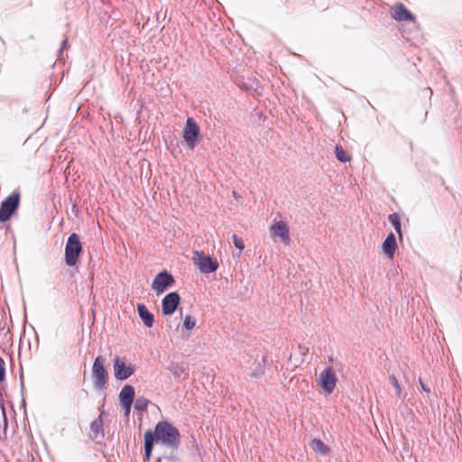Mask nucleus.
<instances>
[{"label": "nucleus", "mask_w": 462, "mask_h": 462, "mask_svg": "<svg viewBox=\"0 0 462 462\" xmlns=\"http://www.w3.org/2000/svg\"><path fill=\"white\" fill-rule=\"evenodd\" d=\"M232 239H233V242H234V245L235 246L239 249V250H244L245 248V243L243 241L242 238H240L238 236L236 235H233L232 236Z\"/></svg>", "instance_id": "obj_24"}, {"label": "nucleus", "mask_w": 462, "mask_h": 462, "mask_svg": "<svg viewBox=\"0 0 462 462\" xmlns=\"http://www.w3.org/2000/svg\"><path fill=\"white\" fill-rule=\"evenodd\" d=\"M389 381L392 383V385L394 387L397 397L399 399L404 398V393L402 392V389L397 378L394 375H390Z\"/></svg>", "instance_id": "obj_20"}, {"label": "nucleus", "mask_w": 462, "mask_h": 462, "mask_svg": "<svg viewBox=\"0 0 462 462\" xmlns=\"http://www.w3.org/2000/svg\"><path fill=\"white\" fill-rule=\"evenodd\" d=\"M82 251V245L79 236L73 233L71 234L66 243L65 246V262L69 266H73L77 263L79 256Z\"/></svg>", "instance_id": "obj_2"}, {"label": "nucleus", "mask_w": 462, "mask_h": 462, "mask_svg": "<svg viewBox=\"0 0 462 462\" xmlns=\"http://www.w3.org/2000/svg\"><path fill=\"white\" fill-rule=\"evenodd\" d=\"M92 377L94 386L102 390L106 388L108 380V373L105 367V358L102 356L96 357L92 365Z\"/></svg>", "instance_id": "obj_3"}, {"label": "nucleus", "mask_w": 462, "mask_h": 462, "mask_svg": "<svg viewBox=\"0 0 462 462\" xmlns=\"http://www.w3.org/2000/svg\"><path fill=\"white\" fill-rule=\"evenodd\" d=\"M173 276L166 271L159 273L152 282V290L160 295L174 284Z\"/></svg>", "instance_id": "obj_8"}, {"label": "nucleus", "mask_w": 462, "mask_h": 462, "mask_svg": "<svg viewBox=\"0 0 462 462\" xmlns=\"http://www.w3.org/2000/svg\"><path fill=\"white\" fill-rule=\"evenodd\" d=\"M114 376L116 379L124 381L134 374L135 367L132 364H126L120 356H116L113 364Z\"/></svg>", "instance_id": "obj_7"}, {"label": "nucleus", "mask_w": 462, "mask_h": 462, "mask_svg": "<svg viewBox=\"0 0 462 462\" xmlns=\"http://www.w3.org/2000/svg\"><path fill=\"white\" fill-rule=\"evenodd\" d=\"M335 155H336L337 159L341 162H346L350 160V158L348 156H346L344 149L339 145H337L335 147Z\"/></svg>", "instance_id": "obj_21"}, {"label": "nucleus", "mask_w": 462, "mask_h": 462, "mask_svg": "<svg viewBox=\"0 0 462 462\" xmlns=\"http://www.w3.org/2000/svg\"><path fill=\"white\" fill-rule=\"evenodd\" d=\"M310 447L316 453L326 455L329 451V448L324 444V442L319 439H314L310 442Z\"/></svg>", "instance_id": "obj_17"}, {"label": "nucleus", "mask_w": 462, "mask_h": 462, "mask_svg": "<svg viewBox=\"0 0 462 462\" xmlns=\"http://www.w3.org/2000/svg\"><path fill=\"white\" fill-rule=\"evenodd\" d=\"M170 371L171 372V374H173V376L175 378L183 377L185 379L189 375V373H188L186 367H184L182 365L178 364V363L171 364V365L170 366Z\"/></svg>", "instance_id": "obj_16"}, {"label": "nucleus", "mask_w": 462, "mask_h": 462, "mask_svg": "<svg viewBox=\"0 0 462 462\" xmlns=\"http://www.w3.org/2000/svg\"><path fill=\"white\" fill-rule=\"evenodd\" d=\"M137 310H138L139 317L143 320V324L147 328H152L153 325L154 319H153V315L148 310L146 306L143 304H138Z\"/></svg>", "instance_id": "obj_14"}, {"label": "nucleus", "mask_w": 462, "mask_h": 462, "mask_svg": "<svg viewBox=\"0 0 462 462\" xmlns=\"http://www.w3.org/2000/svg\"><path fill=\"white\" fill-rule=\"evenodd\" d=\"M192 262L202 273H210L218 268L217 260L205 254L203 252L195 251Z\"/></svg>", "instance_id": "obj_4"}, {"label": "nucleus", "mask_w": 462, "mask_h": 462, "mask_svg": "<svg viewBox=\"0 0 462 462\" xmlns=\"http://www.w3.org/2000/svg\"><path fill=\"white\" fill-rule=\"evenodd\" d=\"M5 379V362L3 358L0 356V382H3Z\"/></svg>", "instance_id": "obj_25"}, {"label": "nucleus", "mask_w": 462, "mask_h": 462, "mask_svg": "<svg viewBox=\"0 0 462 462\" xmlns=\"http://www.w3.org/2000/svg\"><path fill=\"white\" fill-rule=\"evenodd\" d=\"M382 248L388 258L392 259L397 249L396 238L393 233H390L384 239Z\"/></svg>", "instance_id": "obj_13"}, {"label": "nucleus", "mask_w": 462, "mask_h": 462, "mask_svg": "<svg viewBox=\"0 0 462 462\" xmlns=\"http://www.w3.org/2000/svg\"><path fill=\"white\" fill-rule=\"evenodd\" d=\"M420 386L422 388L423 391H425L426 393H430V388L426 387L422 382L420 380Z\"/></svg>", "instance_id": "obj_28"}, {"label": "nucleus", "mask_w": 462, "mask_h": 462, "mask_svg": "<svg viewBox=\"0 0 462 462\" xmlns=\"http://www.w3.org/2000/svg\"><path fill=\"white\" fill-rule=\"evenodd\" d=\"M196 326V320L190 315H186L183 320V327L187 330H191Z\"/></svg>", "instance_id": "obj_23"}, {"label": "nucleus", "mask_w": 462, "mask_h": 462, "mask_svg": "<svg viewBox=\"0 0 462 462\" xmlns=\"http://www.w3.org/2000/svg\"><path fill=\"white\" fill-rule=\"evenodd\" d=\"M389 222L393 226L396 233L399 236V238L402 239V226H401V220L400 217L396 213L390 214L388 217Z\"/></svg>", "instance_id": "obj_18"}, {"label": "nucleus", "mask_w": 462, "mask_h": 462, "mask_svg": "<svg viewBox=\"0 0 462 462\" xmlns=\"http://www.w3.org/2000/svg\"><path fill=\"white\" fill-rule=\"evenodd\" d=\"M103 429V421L101 419V415L93 420L90 424V430L93 438H97V435L102 431Z\"/></svg>", "instance_id": "obj_19"}, {"label": "nucleus", "mask_w": 462, "mask_h": 462, "mask_svg": "<svg viewBox=\"0 0 462 462\" xmlns=\"http://www.w3.org/2000/svg\"><path fill=\"white\" fill-rule=\"evenodd\" d=\"M337 381V379L332 367H328L320 373L319 385L327 394H330L336 387Z\"/></svg>", "instance_id": "obj_9"}, {"label": "nucleus", "mask_w": 462, "mask_h": 462, "mask_svg": "<svg viewBox=\"0 0 462 462\" xmlns=\"http://www.w3.org/2000/svg\"><path fill=\"white\" fill-rule=\"evenodd\" d=\"M180 432L177 428L168 421H160L154 431L146 430L144 433V462L151 459L154 442H160L169 448H177L180 444Z\"/></svg>", "instance_id": "obj_1"}, {"label": "nucleus", "mask_w": 462, "mask_h": 462, "mask_svg": "<svg viewBox=\"0 0 462 462\" xmlns=\"http://www.w3.org/2000/svg\"><path fill=\"white\" fill-rule=\"evenodd\" d=\"M182 135L187 146L189 149H193L199 143L200 130L198 124L192 117H188Z\"/></svg>", "instance_id": "obj_5"}, {"label": "nucleus", "mask_w": 462, "mask_h": 462, "mask_svg": "<svg viewBox=\"0 0 462 462\" xmlns=\"http://www.w3.org/2000/svg\"><path fill=\"white\" fill-rule=\"evenodd\" d=\"M180 304V296L177 292L168 293L162 300V312L164 316L171 315Z\"/></svg>", "instance_id": "obj_11"}, {"label": "nucleus", "mask_w": 462, "mask_h": 462, "mask_svg": "<svg viewBox=\"0 0 462 462\" xmlns=\"http://www.w3.org/2000/svg\"><path fill=\"white\" fill-rule=\"evenodd\" d=\"M20 202V195L13 193L6 198L0 207V221L5 222L10 219L13 213L18 208Z\"/></svg>", "instance_id": "obj_6"}, {"label": "nucleus", "mask_w": 462, "mask_h": 462, "mask_svg": "<svg viewBox=\"0 0 462 462\" xmlns=\"http://www.w3.org/2000/svg\"><path fill=\"white\" fill-rule=\"evenodd\" d=\"M149 401L143 397H139L135 400L134 408L138 411H145Z\"/></svg>", "instance_id": "obj_22"}, {"label": "nucleus", "mask_w": 462, "mask_h": 462, "mask_svg": "<svg viewBox=\"0 0 462 462\" xmlns=\"http://www.w3.org/2000/svg\"><path fill=\"white\" fill-rule=\"evenodd\" d=\"M121 405L125 410V414L128 416L131 411L132 403H121Z\"/></svg>", "instance_id": "obj_26"}, {"label": "nucleus", "mask_w": 462, "mask_h": 462, "mask_svg": "<svg viewBox=\"0 0 462 462\" xmlns=\"http://www.w3.org/2000/svg\"><path fill=\"white\" fill-rule=\"evenodd\" d=\"M134 398V388L132 385H125L119 393L120 403H133Z\"/></svg>", "instance_id": "obj_15"}, {"label": "nucleus", "mask_w": 462, "mask_h": 462, "mask_svg": "<svg viewBox=\"0 0 462 462\" xmlns=\"http://www.w3.org/2000/svg\"><path fill=\"white\" fill-rule=\"evenodd\" d=\"M273 237H278L284 244L290 242V232L288 225L284 221H274L270 226Z\"/></svg>", "instance_id": "obj_10"}, {"label": "nucleus", "mask_w": 462, "mask_h": 462, "mask_svg": "<svg viewBox=\"0 0 462 462\" xmlns=\"http://www.w3.org/2000/svg\"><path fill=\"white\" fill-rule=\"evenodd\" d=\"M391 15L398 22L411 21L414 23L416 21L415 16L401 3L392 6Z\"/></svg>", "instance_id": "obj_12"}, {"label": "nucleus", "mask_w": 462, "mask_h": 462, "mask_svg": "<svg viewBox=\"0 0 462 462\" xmlns=\"http://www.w3.org/2000/svg\"><path fill=\"white\" fill-rule=\"evenodd\" d=\"M263 374V369H260L258 372H254L250 375L253 377L260 376Z\"/></svg>", "instance_id": "obj_27"}]
</instances>
